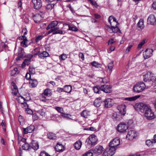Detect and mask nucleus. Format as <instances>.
Segmentation results:
<instances>
[{"mask_svg": "<svg viewBox=\"0 0 156 156\" xmlns=\"http://www.w3.org/2000/svg\"><path fill=\"white\" fill-rule=\"evenodd\" d=\"M54 5L55 4L53 3L48 4L45 6V8L48 10H50L53 8Z\"/></svg>", "mask_w": 156, "mask_h": 156, "instance_id": "nucleus-43", "label": "nucleus"}, {"mask_svg": "<svg viewBox=\"0 0 156 156\" xmlns=\"http://www.w3.org/2000/svg\"><path fill=\"white\" fill-rule=\"evenodd\" d=\"M114 66L113 62H111L109 63L108 65V68L107 69V71L110 74L112 70L113 67Z\"/></svg>", "mask_w": 156, "mask_h": 156, "instance_id": "nucleus-38", "label": "nucleus"}, {"mask_svg": "<svg viewBox=\"0 0 156 156\" xmlns=\"http://www.w3.org/2000/svg\"><path fill=\"white\" fill-rule=\"evenodd\" d=\"M22 148L24 150H29L30 149V144L27 143H25L22 146Z\"/></svg>", "mask_w": 156, "mask_h": 156, "instance_id": "nucleus-39", "label": "nucleus"}, {"mask_svg": "<svg viewBox=\"0 0 156 156\" xmlns=\"http://www.w3.org/2000/svg\"><path fill=\"white\" fill-rule=\"evenodd\" d=\"M53 32V34H63V31L61 30H57L54 31V32Z\"/></svg>", "mask_w": 156, "mask_h": 156, "instance_id": "nucleus-52", "label": "nucleus"}, {"mask_svg": "<svg viewBox=\"0 0 156 156\" xmlns=\"http://www.w3.org/2000/svg\"><path fill=\"white\" fill-rule=\"evenodd\" d=\"M55 109L59 112L61 113H63V108H62L59 107H55Z\"/></svg>", "mask_w": 156, "mask_h": 156, "instance_id": "nucleus-48", "label": "nucleus"}, {"mask_svg": "<svg viewBox=\"0 0 156 156\" xmlns=\"http://www.w3.org/2000/svg\"><path fill=\"white\" fill-rule=\"evenodd\" d=\"M98 149H92L87 152L83 156H97Z\"/></svg>", "mask_w": 156, "mask_h": 156, "instance_id": "nucleus-12", "label": "nucleus"}, {"mask_svg": "<svg viewBox=\"0 0 156 156\" xmlns=\"http://www.w3.org/2000/svg\"><path fill=\"white\" fill-rule=\"evenodd\" d=\"M20 72L18 70V68L17 67H15L11 71L10 75L12 76H14L18 74Z\"/></svg>", "mask_w": 156, "mask_h": 156, "instance_id": "nucleus-33", "label": "nucleus"}, {"mask_svg": "<svg viewBox=\"0 0 156 156\" xmlns=\"http://www.w3.org/2000/svg\"><path fill=\"white\" fill-rule=\"evenodd\" d=\"M108 21V22L110 23L111 27H113L114 26H116L118 24H119L116 19L113 16H111L109 17Z\"/></svg>", "mask_w": 156, "mask_h": 156, "instance_id": "nucleus-13", "label": "nucleus"}, {"mask_svg": "<svg viewBox=\"0 0 156 156\" xmlns=\"http://www.w3.org/2000/svg\"><path fill=\"white\" fill-rule=\"evenodd\" d=\"M37 112L42 116H44L45 115V112L43 109H41L38 111Z\"/></svg>", "mask_w": 156, "mask_h": 156, "instance_id": "nucleus-47", "label": "nucleus"}, {"mask_svg": "<svg viewBox=\"0 0 156 156\" xmlns=\"http://www.w3.org/2000/svg\"><path fill=\"white\" fill-rule=\"evenodd\" d=\"M111 27H110L108 25H106L105 27V29L110 32L111 31Z\"/></svg>", "mask_w": 156, "mask_h": 156, "instance_id": "nucleus-64", "label": "nucleus"}, {"mask_svg": "<svg viewBox=\"0 0 156 156\" xmlns=\"http://www.w3.org/2000/svg\"><path fill=\"white\" fill-rule=\"evenodd\" d=\"M42 94L47 96H50L52 94L51 90L49 88H47L44 90Z\"/></svg>", "mask_w": 156, "mask_h": 156, "instance_id": "nucleus-35", "label": "nucleus"}, {"mask_svg": "<svg viewBox=\"0 0 156 156\" xmlns=\"http://www.w3.org/2000/svg\"><path fill=\"white\" fill-rule=\"evenodd\" d=\"M63 146L62 144L58 143L55 147L56 151L58 152L63 151Z\"/></svg>", "mask_w": 156, "mask_h": 156, "instance_id": "nucleus-34", "label": "nucleus"}, {"mask_svg": "<svg viewBox=\"0 0 156 156\" xmlns=\"http://www.w3.org/2000/svg\"><path fill=\"white\" fill-rule=\"evenodd\" d=\"M64 91L67 93H70L72 90V87L70 85H66L64 86Z\"/></svg>", "mask_w": 156, "mask_h": 156, "instance_id": "nucleus-31", "label": "nucleus"}, {"mask_svg": "<svg viewBox=\"0 0 156 156\" xmlns=\"http://www.w3.org/2000/svg\"><path fill=\"white\" fill-rule=\"evenodd\" d=\"M29 70L30 73L31 74H34L35 73V69L32 66H30L29 68Z\"/></svg>", "mask_w": 156, "mask_h": 156, "instance_id": "nucleus-44", "label": "nucleus"}, {"mask_svg": "<svg viewBox=\"0 0 156 156\" xmlns=\"http://www.w3.org/2000/svg\"><path fill=\"white\" fill-rule=\"evenodd\" d=\"M48 137L50 140H55L56 136L54 133H49L47 134Z\"/></svg>", "mask_w": 156, "mask_h": 156, "instance_id": "nucleus-37", "label": "nucleus"}, {"mask_svg": "<svg viewBox=\"0 0 156 156\" xmlns=\"http://www.w3.org/2000/svg\"><path fill=\"white\" fill-rule=\"evenodd\" d=\"M30 149L32 148L35 151L37 150L39 147V145L37 142L33 140L30 144Z\"/></svg>", "mask_w": 156, "mask_h": 156, "instance_id": "nucleus-21", "label": "nucleus"}, {"mask_svg": "<svg viewBox=\"0 0 156 156\" xmlns=\"http://www.w3.org/2000/svg\"><path fill=\"white\" fill-rule=\"evenodd\" d=\"M40 156H51L48 154L47 152L44 151H41L40 154Z\"/></svg>", "mask_w": 156, "mask_h": 156, "instance_id": "nucleus-46", "label": "nucleus"}, {"mask_svg": "<svg viewBox=\"0 0 156 156\" xmlns=\"http://www.w3.org/2000/svg\"><path fill=\"white\" fill-rule=\"evenodd\" d=\"M113 100L112 99L108 98L105 99V101H102L101 98H98V107H101V108H110L113 105Z\"/></svg>", "mask_w": 156, "mask_h": 156, "instance_id": "nucleus-2", "label": "nucleus"}, {"mask_svg": "<svg viewBox=\"0 0 156 156\" xmlns=\"http://www.w3.org/2000/svg\"><path fill=\"white\" fill-rule=\"evenodd\" d=\"M120 144V139L118 137H116L113 139L109 143V145L112 147L115 148V147L119 145Z\"/></svg>", "mask_w": 156, "mask_h": 156, "instance_id": "nucleus-10", "label": "nucleus"}, {"mask_svg": "<svg viewBox=\"0 0 156 156\" xmlns=\"http://www.w3.org/2000/svg\"><path fill=\"white\" fill-rule=\"evenodd\" d=\"M31 74L30 73H26L25 77L27 80H30L31 78Z\"/></svg>", "mask_w": 156, "mask_h": 156, "instance_id": "nucleus-61", "label": "nucleus"}, {"mask_svg": "<svg viewBox=\"0 0 156 156\" xmlns=\"http://www.w3.org/2000/svg\"><path fill=\"white\" fill-rule=\"evenodd\" d=\"M69 28L67 29L68 30H70L75 32L78 30V29L76 27L72 26L70 25H68Z\"/></svg>", "mask_w": 156, "mask_h": 156, "instance_id": "nucleus-41", "label": "nucleus"}, {"mask_svg": "<svg viewBox=\"0 0 156 156\" xmlns=\"http://www.w3.org/2000/svg\"><path fill=\"white\" fill-rule=\"evenodd\" d=\"M30 84V87H35L37 85L38 82L36 80L34 79H30L29 82Z\"/></svg>", "mask_w": 156, "mask_h": 156, "instance_id": "nucleus-24", "label": "nucleus"}, {"mask_svg": "<svg viewBox=\"0 0 156 156\" xmlns=\"http://www.w3.org/2000/svg\"><path fill=\"white\" fill-rule=\"evenodd\" d=\"M32 118L34 120H37L39 117L36 113H34L33 114Z\"/></svg>", "mask_w": 156, "mask_h": 156, "instance_id": "nucleus-58", "label": "nucleus"}, {"mask_svg": "<svg viewBox=\"0 0 156 156\" xmlns=\"http://www.w3.org/2000/svg\"><path fill=\"white\" fill-rule=\"evenodd\" d=\"M111 33H116L118 32H121V31L117 26H114L113 27H111Z\"/></svg>", "mask_w": 156, "mask_h": 156, "instance_id": "nucleus-32", "label": "nucleus"}, {"mask_svg": "<svg viewBox=\"0 0 156 156\" xmlns=\"http://www.w3.org/2000/svg\"><path fill=\"white\" fill-rule=\"evenodd\" d=\"M144 80L146 82L148 87H151L154 83L155 76L152 73L148 72L143 75Z\"/></svg>", "mask_w": 156, "mask_h": 156, "instance_id": "nucleus-1", "label": "nucleus"}, {"mask_svg": "<svg viewBox=\"0 0 156 156\" xmlns=\"http://www.w3.org/2000/svg\"><path fill=\"white\" fill-rule=\"evenodd\" d=\"M49 53L46 51H43L38 55V56L41 58L49 56Z\"/></svg>", "mask_w": 156, "mask_h": 156, "instance_id": "nucleus-27", "label": "nucleus"}, {"mask_svg": "<svg viewBox=\"0 0 156 156\" xmlns=\"http://www.w3.org/2000/svg\"><path fill=\"white\" fill-rule=\"evenodd\" d=\"M62 116H63L65 118H66L67 119H69V116H71V115L70 114H66L65 113H63L61 114Z\"/></svg>", "mask_w": 156, "mask_h": 156, "instance_id": "nucleus-54", "label": "nucleus"}, {"mask_svg": "<svg viewBox=\"0 0 156 156\" xmlns=\"http://www.w3.org/2000/svg\"><path fill=\"white\" fill-rule=\"evenodd\" d=\"M26 111L27 112L28 114H33L32 111L29 108L27 109H26Z\"/></svg>", "mask_w": 156, "mask_h": 156, "instance_id": "nucleus-63", "label": "nucleus"}, {"mask_svg": "<svg viewBox=\"0 0 156 156\" xmlns=\"http://www.w3.org/2000/svg\"><path fill=\"white\" fill-rule=\"evenodd\" d=\"M99 73L100 74H101V76L98 77V78H99V82L101 83H107L108 82V80L104 77L105 74L104 72L102 71L101 70L99 71Z\"/></svg>", "mask_w": 156, "mask_h": 156, "instance_id": "nucleus-17", "label": "nucleus"}, {"mask_svg": "<svg viewBox=\"0 0 156 156\" xmlns=\"http://www.w3.org/2000/svg\"><path fill=\"white\" fill-rule=\"evenodd\" d=\"M90 64L92 66L96 68L97 67L98 63H97V62L94 61L93 62H91Z\"/></svg>", "mask_w": 156, "mask_h": 156, "instance_id": "nucleus-60", "label": "nucleus"}, {"mask_svg": "<svg viewBox=\"0 0 156 156\" xmlns=\"http://www.w3.org/2000/svg\"><path fill=\"white\" fill-rule=\"evenodd\" d=\"M133 43H130L129 44V45L126 49V53H127V52H128L130 51L131 48L133 47Z\"/></svg>", "mask_w": 156, "mask_h": 156, "instance_id": "nucleus-51", "label": "nucleus"}, {"mask_svg": "<svg viewBox=\"0 0 156 156\" xmlns=\"http://www.w3.org/2000/svg\"><path fill=\"white\" fill-rule=\"evenodd\" d=\"M43 14H36L33 16V19L36 23H38L41 21L43 18Z\"/></svg>", "mask_w": 156, "mask_h": 156, "instance_id": "nucleus-20", "label": "nucleus"}, {"mask_svg": "<svg viewBox=\"0 0 156 156\" xmlns=\"http://www.w3.org/2000/svg\"><path fill=\"white\" fill-rule=\"evenodd\" d=\"M146 87V84L143 82H138L133 87L134 92L136 93L142 91Z\"/></svg>", "mask_w": 156, "mask_h": 156, "instance_id": "nucleus-4", "label": "nucleus"}, {"mask_svg": "<svg viewBox=\"0 0 156 156\" xmlns=\"http://www.w3.org/2000/svg\"><path fill=\"white\" fill-rule=\"evenodd\" d=\"M144 112V116L147 119L151 120L154 118L155 116L154 112L149 106H147L146 107Z\"/></svg>", "mask_w": 156, "mask_h": 156, "instance_id": "nucleus-3", "label": "nucleus"}, {"mask_svg": "<svg viewBox=\"0 0 156 156\" xmlns=\"http://www.w3.org/2000/svg\"><path fill=\"white\" fill-rule=\"evenodd\" d=\"M104 148L102 146H98V154L102 153L103 151Z\"/></svg>", "mask_w": 156, "mask_h": 156, "instance_id": "nucleus-50", "label": "nucleus"}, {"mask_svg": "<svg viewBox=\"0 0 156 156\" xmlns=\"http://www.w3.org/2000/svg\"><path fill=\"white\" fill-rule=\"evenodd\" d=\"M27 39L25 38L24 40H23V41L21 42V45L24 48L27 47L28 46V45L27 44Z\"/></svg>", "mask_w": 156, "mask_h": 156, "instance_id": "nucleus-40", "label": "nucleus"}, {"mask_svg": "<svg viewBox=\"0 0 156 156\" xmlns=\"http://www.w3.org/2000/svg\"><path fill=\"white\" fill-rule=\"evenodd\" d=\"M32 2L34 5V8L38 9L42 6L41 0H32Z\"/></svg>", "mask_w": 156, "mask_h": 156, "instance_id": "nucleus-16", "label": "nucleus"}, {"mask_svg": "<svg viewBox=\"0 0 156 156\" xmlns=\"http://www.w3.org/2000/svg\"><path fill=\"white\" fill-rule=\"evenodd\" d=\"M146 153L145 152H141L140 153H137L135 154H132L131 155L133 156H144L146 155Z\"/></svg>", "mask_w": 156, "mask_h": 156, "instance_id": "nucleus-45", "label": "nucleus"}, {"mask_svg": "<svg viewBox=\"0 0 156 156\" xmlns=\"http://www.w3.org/2000/svg\"><path fill=\"white\" fill-rule=\"evenodd\" d=\"M128 128V126L123 122L120 123L118 125L117 129L119 132L123 133L126 131Z\"/></svg>", "mask_w": 156, "mask_h": 156, "instance_id": "nucleus-9", "label": "nucleus"}, {"mask_svg": "<svg viewBox=\"0 0 156 156\" xmlns=\"http://www.w3.org/2000/svg\"><path fill=\"white\" fill-rule=\"evenodd\" d=\"M80 58H81L83 60H84V57L83 54L82 53L80 52L79 55Z\"/></svg>", "mask_w": 156, "mask_h": 156, "instance_id": "nucleus-62", "label": "nucleus"}, {"mask_svg": "<svg viewBox=\"0 0 156 156\" xmlns=\"http://www.w3.org/2000/svg\"><path fill=\"white\" fill-rule=\"evenodd\" d=\"M43 37L42 35H40L37 37L35 39V42L37 43L41 40Z\"/></svg>", "mask_w": 156, "mask_h": 156, "instance_id": "nucleus-55", "label": "nucleus"}, {"mask_svg": "<svg viewBox=\"0 0 156 156\" xmlns=\"http://www.w3.org/2000/svg\"><path fill=\"white\" fill-rule=\"evenodd\" d=\"M67 58L66 55L62 54L59 56V58L60 60H65Z\"/></svg>", "mask_w": 156, "mask_h": 156, "instance_id": "nucleus-49", "label": "nucleus"}, {"mask_svg": "<svg viewBox=\"0 0 156 156\" xmlns=\"http://www.w3.org/2000/svg\"><path fill=\"white\" fill-rule=\"evenodd\" d=\"M137 136L136 132L134 130H131L128 132L126 136L127 139L128 140H132Z\"/></svg>", "mask_w": 156, "mask_h": 156, "instance_id": "nucleus-14", "label": "nucleus"}, {"mask_svg": "<svg viewBox=\"0 0 156 156\" xmlns=\"http://www.w3.org/2000/svg\"><path fill=\"white\" fill-rule=\"evenodd\" d=\"M137 27L139 30H141L144 27V21L142 20H140L137 24Z\"/></svg>", "mask_w": 156, "mask_h": 156, "instance_id": "nucleus-25", "label": "nucleus"}, {"mask_svg": "<svg viewBox=\"0 0 156 156\" xmlns=\"http://www.w3.org/2000/svg\"><path fill=\"white\" fill-rule=\"evenodd\" d=\"M100 88L101 90L106 93H110L111 91V87L106 85H101Z\"/></svg>", "mask_w": 156, "mask_h": 156, "instance_id": "nucleus-18", "label": "nucleus"}, {"mask_svg": "<svg viewBox=\"0 0 156 156\" xmlns=\"http://www.w3.org/2000/svg\"><path fill=\"white\" fill-rule=\"evenodd\" d=\"M147 106L143 103H138L136 104L134 107L136 110L143 112H144V110Z\"/></svg>", "mask_w": 156, "mask_h": 156, "instance_id": "nucleus-7", "label": "nucleus"}, {"mask_svg": "<svg viewBox=\"0 0 156 156\" xmlns=\"http://www.w3.org/2000/svg\"><path fill=\"white\" fill-rule=\"evenodd\" d=\"M156 142V135H154V139L152 140L151 141L150 140H147L146 142V144L148 146L151 145L152 143Z\"/></svg>", "mask_w": 156, "mask_h": 156, "instance_id": "nucleus-28", "label": "nucleus"}, {"mask_svg": "<svg viewBox=\"0 0 156 156\" xmlns=\"http://www.w3.org/2000/svg\"><path fill=\"white\" fill-rule=\"evenodd\" d=\"M147 22L148 24L153 26L156 25V19L155 16L152 14L150 15L147 18Z\"/></svg>", "mask_w": 156, "mask_h": 156, "instance_id": "nucleus-11", "label": "nucleus"}, {"mask_svg": "<svg viewBox=\"0 0 156 156\" xmlns=\"http://www.w3.org/2000/svg\"><path fill=\"white\" fill-rule=\"evenodd\" d=\"M115 40L114 39L111 38L108 41V44L109 45H112L113 43L115 42Z\"/></svg>", "mask_w": 156, "mask_h": 156, "instance_id": "nucleus-56", "label": "nucleus"}, {"mask_svg": "<svg viewBox=\"0 0 156 156\" xmlns=\"http://www.w3.org/2000/svg\"><path fill=\"white\" fill-rule=\"evenodd\" d=\"M33 57L32 55H30V58L29 59H25L22 64V67L24 68L26 65H28L30 64L31 61V59Z\"/></svg>", "mask_w": 156, "mask_h": 156, "instance_id": "nucleus-23", "label": "nucleus"}, {"mask_svg": "<svg viewBox=\"0 0 156 156\" xmlns=\"http://www.w3.org/2000/svg\"><path fill=\"white\" fill-rule=\"evenodd\" d=\"M23 49L21 47H19L18 48V55L23 56L24 51Z\"/></svg>", "mask_w": 156, "mask_h": 156, "instance_id": "nucleus-42", "label": "nucleus"}, {"mask_svg": "<svg viewBox=\"0 0 156 156\" xmlns=\"http://www.w3.org/2000/svg\"><path fill=\"white\" fill-rule=\"evenodd\" d=\"M58 23V22L57 21H54L51 22V23L48 25L46 29L48 30L50 29L48 32V34H49L54 31L58 29L59 28L55 27Z\"/></svg>", "mask_w": 156, "mask_h": 156, "instance_id": "nucleus-5", "label": "nucleus"}, {"mask_svg": "<svg viewBox=\"0 0 156 156\" xmlns=\"http://www.w3.org/2000/svg\"><path fill=\"white\" fill-rule=\"evenodd\" d=\"M94 17L96 18V19H95L94 18H92L91 19V21L93 23H95L97 22V19H98V14L96 13L94 14Z\"/></svg>", "mask_w": 156, "mask_h": 156, "instance_id": "nucleus-57", "label": "nucleus"}, {"mask_svg": "<svg viewBox=\"0 0 156 156\" xmlns=\"http://www.w3.org/2000/svg\"><path fill=\"white\" fill-rule=\"evenodd\" d=\"M117 108L121 114L124 115L126 114V106L125 105H120L117 107Z\"/></svg>", "mask_w": 156, "mask_h": 156, "instance_id": "nucleus-22", "label": "nucleus"}, {"mask_svg": "<svg viewBox=\"0 0 156 156\" xmlns=\"http://www.w3.org/2000/svg\"><path fill=\"white\" fill-rule=\"evenodd\" d=\"M116 148L108 145L103 152V156H112L115 152Z\"/></svg>", "mask_w": 156, "mask_h": 156, "instance_id": "nucleus-6", "label": "nucleus"}, {"mask_svg": "<svg viewBox=\"0 0 156 156\" xmlns=\"http://www.w3.org/2000/svg\"><path fill=\"white\" fill-rule=\"evenodd\" d=\"M112 118L115 120L119 121L121 119L122 117L119 115L117 114L116 112H115L113 114Z\"/></svg>", "mask_w": 156, "mask_h": 156, "instance_id": "nucleus-30", "label": "nucleus"}, {"mask_svg": "<svg viewBox=\"0 0 156 156\" xmlns=\"http://www.w3.org/2000/svg\"><path fill=\"white\" fill-rule=\"evenodd\" d=\"M80 115L81 116L86 118L89 115V112L87 110H84L81 112Z\"/></svg>", "mask_w": 156, "mask_h": 156, "instance_id": "nucleus-36", "label": "nucleus"}, {"mask_svg": "<svg viewBox=\"0 0 156 156\" xmlns=\"http://www.w3.org/2000/svg\"><path fill=\"white\" fill-rule=\"evenodd\" d=\"M140 97V96L139 95L131 97L125 98L124 100L126 101H132L136 100L137 98H139Z\"/></svg>", "mask_w": 156, "mask_h": 156, "instance_id": "nucleus-26", "label": "nucleus"}, {"mask_svg": "<svg viewBox=\"0 0 156 156\" xmlns=\"http://www.w3.org/2000/svg\"><path fill=\"white\" fill-rule=\"evenodd\" d=\"M85 130H90L92 131H94L96 129H95V128L93 127H90V128H85L84 129Z\"/></svg>", "mask_w": 156, "mask_h": 156, "instance_id": "nucleus-59", "label": "nucleus"}, {"mask_svg": "<svg viewBox=\"0 0 156 156\" xmlns=\"http://www.w3.org/2000/svg\"><path fill=\"white\" fill-rule=\"evenodd\" d=\"M145 43V40H143L141 42H140L138 45V48L139 49L141 48L142 46Z\"/></svg>", "mask_w": 156, "mask_h": 156, "instance_id": "nucleus-53", "label": "nucleus"}, {"mask_svg": "<svg viewBox=\"0 0 156 156\" xmlns=\"http://www.w3.org/2000/svg\"><path fill=\"white\" fill-rule=\"evenodd\" d=\"M153 51L151 49H147L145 51L143 52V56L145 59L149 58L152 54Z\"/></svg>", "mask_w": 156, "mask_h": 156, "instance_id": "nucleus-15", "label": "nucleus"}, {"mask_svg": "<svg viewBox=\"0 0 156 156\" xmlns=\"http://www.w3.org/2000/svg\"><path fill=\"white\" fill-rule=\"evenodd\" d=\"M82 144V142L80 140L77 141L74 144L75 148L77 150L80 149Z\"/></svg>", "mask_w": 156, "mask_h": 156, "instance_id": "nucleus-29", "label": "nucleus"}, {"mask_svg": "<svg viewBox=\"0 0 156 156\" xmlns=\"http://www.w3.org/2000/svg\"><path fill=\"white\" fill-rule=\"evenodd\" d=\"M34 129V127L33 125H30L26 128H23V133L25 134L32 133Z\"/></svg>", "mask_w": 156, "mask_h": 156, "instance_id": "nucleus-19", "label": "nucleus"}, {"mask_svg": "<svg viewBox=\"0 0 156 156\" xmlns=\"http://www.w3.org/2000/svg\"><path fill=\"white\" fill-rule=\"evenodd\" d=\"M97 141V136L94 135L90 136L87 140L88 144L92 145H94L96 144Z\"/></svg>", "mask_w": 156, "mask_h": 156, "instance_id": "nucleus-8", "label": "nucleus"}]
</instances>
